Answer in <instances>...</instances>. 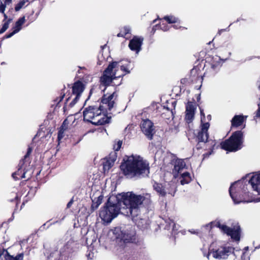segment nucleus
I'll return each mask as SVG.
<instances>
[{"label":"nucleus","mask_w":260,"mask_h":260,"mask_svg":"<svg viewBox=\"0 0 260 260\" xmlns=\"http://www.w3.org/2000/svg\"><path fill=\"white\" fill-rule=\"evenodd\" d=\"M142 199V195L136 194L132 191L122 192L111 197L101 208L100 216L103 221L109 223L118 215L121 209L123 211V214L134 219L140 212Z\"/></svg>","instance_id":"nucleus-1"},{"label":"nucleus","mask_w":260,"mask_h":260,"mask_svg":"<svg viewBox=\"0 0 260 260\" xmlns=\"http://www.w3.org/2000/svg\"><path fill=\"white\" fill-rule=\"evenodd\" d=\"M122 174L127 178H141L150 173L149 164L139 155H125L120 165Z\"/></svg>","instance_id":"nucleus-2"},{"label":"nucleus","mask_w":260,"mask_h":260,"mask_svg":"<svg viewBox=\"0 0 260 260\" xmlns=\"http://www.w3.org/2000/svg\"><path fill=\"white\" fill-rule=\"evenodd\" d=\"M119 63V62L114 61L109 64L100 78V84L94 85L91 86L89 95L85 101L84 106H85L93 93L96 92L100 89H101L102 92H105L107 87L110 86L113 80L120 78V76H118L117 74V70L116 69L118 67Z\"/></svg>","instance_id":"nucleus-3"},{"label":"nucleus","mask_w":260,"mask_h":260,"mask_svg":"<svg viewBox=\"0 0 260 260\" xmlns=\"http://www.w3.org/2000/svg\"><path fill=\"white\" fill-rule=\"evenodd\" d=\"M83 120L94 125H104L111 122V117L103 114L99 106H88L83 111Z\"/></svg>","instance_id":"nucleus-4"},{"label":"nucleus","mask_w":260,"mask_h":260,"mask_svg":"<svg viewBox=\"0 0 260 260\" xmlns=\"http://www.w3.org/2000/svg\"><path fill=\"white\" fill-rule=\"evenodd\" d=\"M243 133L241 131L234 132L229 139L220 143V148L229 152H236L242 148Z\"/></svg>","instance_id":"nucleus-5"},{"label":"nucleus","mask_w":260,"mask_h":260,"mask_svg":"<svg viewBox=\"0 0 260 260\" xmlns=\"http://www.w3.org/2000/svg\"><path fill=\"white\" fill-rule=\"evenodd\" d=\"M197 143L196 148L197 150L204 149L208 151L203 154V160L206 158H208L210 155L214 153V151L220 148V144H218L215 140L209 139V136L203 138V140H199L198 138H194Z\"/></svg>","instance_id":"nucleus-6"},{"label":"nucleus","mask_w":260,"mask_h":260,"mask_svg":"<svg viewBox=\"0 0 260 260\" xmlns=\"http://www.w3.org/2000/svg\"><path fill=\"white\" fill-rule=\"evenodd\" d=\"M86 85L83 83L81 80H78L75 81L71 87L72 94L70 96L67 98L66 100L64 106L63 107V111L65 112L67 110V104L71 99L72 95H75L72 101L69 104V108H72L78 102L81 95L85 89Z\"/></svg>","instance_id":"nucleus-7"},{"label":"nucleus","mask_w":260,"mask_h":260,"mask_svg":"<svg viewBox=\"0 0 260 260\" xmlns=\"http://www.w3.org/2000/svg\"><path fill=\"white\" fill-rule=\"evenodd\" d=\"M120 239L125 245L132 244L140 249L144 245L143 240L137 235L136 231L133 229L121 232Z\"/></svg>","instance_id":"nucleus-8"},{"label":"nucleus","mask_w":260,"mask_h":260,"mask_svg":"<svg viewBox=\"0 0 260 260\" xmlns=\"http://www.w3.org/2000/svg\"><path fill=\"white\" fill-rule=\"evenodd\" d=\"M117 97V94L115 91L112 93H105L104 92L100 101L99 106L103 111V114L108 115V111H111L115 104V100Z\"/></svg>","instance_id":"nucleus-9"},{"label":"nucleus","mask_w":260,"mask_h":260,"mask_svg":"<svg viewBox=\"0 0 260 260\" xmlns=\"http://www.w3.org/2000/svg\"><path fill=\"white\" fill-rule=\"evenodd\" d=\"M206 63L205 67H209L206 69L204 74L205 77L214 76L221 67L220 58L217 55L207 57Z\"/></svg>","instance_id":"nucleus-10"},{"label":"nucleus","mask_w":260,"mask_h":260,"mask_svg":"<svg viewBox=\"0 0 260 260\" xmlns=\"http://www.w3.org/2000/svg\"><path fill=\"white\" fill-rule=\"evenodd\" d=\"M140 127L141 131L147 138L150 140H152L153 135L155 134L153 122L148 119L143 120Z\"/></svg>","instance_id":"nucleus-11"},{"label":"nucleus","mask_w":260,"mask_h":260,"mask_svg":"<svg viewBox=\"0 0 260 260\" xmlns=\"http://www.w3.org/2000/svg\"><path fill=\"white\" fill-rule=\"evenodd\" d=\"M197 109V105L195 100L192 99V101H188L185 106V120L187 123L192 122L194 118L195 112Z\"/></svg>","instance_id":"nucleus-12"},{"label":"nucleus","mask_w":260,"mask_h":260,"mask_svg":"<svg viewBox=\"0 0 260 260\" xmlns=\"http://www.w3.org/2000/svg\"><path fill=\"white\" fill-rule=\"evenodd\" d=\"M235 248L232 247H220L217 249H212L211 252L216 258H225L231 253H234Z\"/></svg>","instance_id":"nucleus-13"},{"label":"nucleus","mask_w":260,"mask_h":260,"mask_svg":"<svg viewBox=\"0 0 260 260\" xmlns=\"http://www.w3.org/2000/svg\"><path fill=\"white\" fill-rule=\"evenodd\" d=\"M117 153L116 152H111L108 156L103 159L102 162L103 170L104 172H108L109 170L114 166L115 161L117 159Z\"/></svg>","instance_id":"nucleus-14"},{"label":"nucleus","mask_w":260,"mask_h":260,"mask_svg":"<svg viewBox=\"0 0 260 260\" xmlns=\"http://www.w3.org/2000/svg\"><path fill=\"white\" fill-rule=\"evenodd\" d=\"M203 76L201 73V71L198 67H194L192 69L190 70V74L189 75L191 81L193 83H200V85L199 86L198 89H199L201 85L203 80Z\"/></svg>","instance_id":"nucleus-15"},{"label":"nucleus","mask_w":260,"mask_h":260,"mask_svg":"<svg viewBox=\"0 0 260 260\" xmlns=\"http://www.w3.org/2000/svg\"><path fill=\"white\" fill-rule=\"evenodd\" d=\"M228 230H226L224 234L230 236L235 241L238 242L240 240L241 229L240 225L237 223L233 228L228 226Z\"/></svg>","instance_id":"nucleus-16"},{"label":"nucleus","mask_w":260,"mask_h":260,"mask_svg":"<svg viewBox=\"0 0 260 260\" xmlns=\"http://www.w3.org/2000/svg\"><path fill=\"white\" fill-rule=\"evenodd\" d=\"M143 41L144 38L143 37L135 36L129 41L128 47L132 51L138 53L141 50Z\"/></svg>","instance_id":"nucleus-17"},{"label":"nucleus","mask_w":260,"mask_h":260,"mask_svg":"<svg viewBox=\"0 0 260 260\" xmlns=\"http://www.w3.org/2000/svg\"><path fill=\"white\" fill-rule=\"evenodd\" d=\"M24 161L23 160H20L17 166V170L13 173L12 176L13 179L15 180H19L22 178H25V173L26 172L25 168L24 167Z\"/></svg>","instance_id":"nucleus-18"},{"label":"nucleus","mask_w":260,"mask_h":260,"mask_svg":"<svg viewBox=\"0 0 260 260\" xmlns=\"http://www.w3.org/2000/svg\"><path fill=\"white\" fill-rule=\"evenodd\" d=\"M75 244L73 240L70 239L60 249V252L62 255H68L74 251V246Z\"/></svg>","instance_id":"nucleus-19"},{"label":"nucleus","mask_w":260,"mask_h":260,"mask_svg":"<svg viewBox=\"0 0 260 260\" xmlns=\"http://www.w3.org/2000/svg\"><path fill=\"white\" fill-rule=\"evenodd\" d=\"M210 124L208 122L202 123L201 129L199 130L197 134H194V138H198L199 140H203V138L209 136V133L208 132Z\"/></svg>","instance_id":"nucleus-20"},{"label":"nucleus","mask_w":260,"mask_h":260,"mask_svg":"<svg viewBox=\"0 0 260 260\" xmlns=\"http://www.w3.org/2000/svg\"><path fill=\"white\" fill-rule=\"evenodd\" d=\"M118 62H119L118 66L120 67V70L123 72V74L119 75H118V76H120V78H122L126 74L131 73L130 69H132V68H131L130 61L122 59L120 61H118Z\"/></svg>","instance_id":"nucleus-21"},{"label":"nucleus","mask_w":260,"mask_h":260,"mask_svg":"<svg viewBox=\"0 0 260 260\" xmlns=\"http://www.w3.org/2000/svg\"><path fill=\"white\" fill-rule=\"evenodd\" d=\"M23 253H19L14 257L11 255L6 250H3L0 253V260H23Z\"/></svg>","instance_id":"nucleus-22"},{"label":"nucleus","mask_w":260,"mask_h":260,"mask_svg":"<svg viewBox=\"0 0 260 260\" xmlns=\"http://www.w3.org/2000/svg\"><path fill=\"white\" fill-rule=\"evenodd\" d=\"M249 183L251 185L253 189L260 194V173L252 176L249 180Z\"/></svg>","instance_id":"nucleus-23"},{"label":"nucleus","mask_w":260,"mask_h":260,"mask_svg":"<svg viewBox=\"0 0 260 260\" xmlns=\"http://www.w3.org/2000/svg\"><path fill=\"white\" fill-rule=\"evenodd\" d=\"M238 183H239V181L234 182L229 188L230 195L233 201L236 203H239L241 202L238 198V192L236 190V187H235V185L238 184Z\"/></svg>","instance_id":"nucleus-24"},{"label":"nucleus","mask_w":260,"mask_h":260,"mask_svg":"<svg viewBox=\"0 0 260 260\" xmlns=\"http://www.w3.org/2000/svg\"><path fill=\"white\" fill-rule=\"evenodd\" d=\"M157 19H159L160 20H164L169 24L180 23V20L178 18H177L172 15H168L164 16L162 18H159L158 16L157 19H155L152 21V24L155 23Z\"/></svg>","instance_id":"nucleus-25"},{"label":"nucleus","mask_w":260,"mask_h":260,"mask_svg":"<svg viewBox=\"0 0 260 260\" xmlns=\"http://www.w3.org/2000/svg\"><path fill=\"white\" fill-rule=\"evenodd\" d=\"M244 121V117L243 115H235L231 120L232 127H237L241 126Z\"/></svg>","instance_id":"nucleus-26"},{"label":"nucleus","mask_w":260,"mask_h":260,"mask_svg":"<svg viewBox=\"0 0 260 260\" xmlns=\"http://www.w3.org/2000/svg\"><path fill=\"white\" fill-rule=\"evenodd\" d=\"M131 29L129 26H124L120 29V32L117 35V37H122L128 39L130 38Z\"/></svg>","instance_id":"nucleus-27"},{"label":"nucleus","mask_w":260,"mask_h":260,"mask_svg":"<svg viewBox=\"0 0 260 260\" xmlns=\"http://www.w3.org/2000/svg\"><path fill=\"white\" fill-rule=\"evenodd\" d=\"M154 189L161 197H165L166 192L165 186L161 183L155 182L153 185Z\"/></svg>","instance_id":"nucleus-28"},{"label":"nucleus","mask_w":260,"mask_h":260,"mask_svg":"<svg viewBox=\"0 0 260 260\" xmlns=\"http://www.w3.org/2000/svg\"><path fill=\"white\" fill-rule=\"evenodd\" d=\"M21 25H20L16 22L15 26L13 28L14 30L11 32L6 34L3 37L2 40L12 37L13 35H14L15 34L17 33L18 31L20 30V29H21Z\"/></svg>","instance_id":"nucleus-29"},{"label":"nucleus","mask_w":260,"mask_h":260,"mask_svg":"<svg viewBox=\"0 0 260 260\" xmlns=\"http://www.w3.org/2000/svg\"><path fill=\"white\" fill-rule=\"evenodd\" d=\"M170 103L169 101H167L166 103V105L164 106V110L165 111H167L168 110H172L174 113H176V106L177 105L176 101H173L171 102L170 105H169Z\"/></svg>","instance_id":"nucleus-30"},{"label":"nucleus","mask_w":260,"mask_h":260,"mask_svg":"<svg viewBox=\"0 0 260 260\" xmlns=\"http://www.w3.org/2000/svg\"><path fill=\"white\" fill-rule=\"evenodd\" d=\"M103 199V196L102 195H101L98 198H95L94 200H92V203L91 206L92 210L94 211L98 209L99 206L102 203Z\"/></svg>","instance_id":"nucleus-31"},{"label":"nucleus","mask_w":260,"mask_h":260,"mask_svg":"<svg viewBox=\"0 0 260 260\" xmlns=\"http://www.w3.org/2000/svg\"><path fill=\"white\" fill-rule=\"evenodd\" d=\"M142 205L146 208L147 210H152V204L150 197L147 198L142 196Z\"/></svg>","instance_id":"nucleus-32"},{"label":"nucleus","mask_w":260,"mask_h":260,"mask_svg":"<svg viewBox=\"0 0 260 260\" xmlns=\"http://www.w3.org/2000/svg\"><path fill=\"white\" fill-rule=\"evenodd\" d=\"M182 179L180 181L181 184L184 185L188 184L191 181V178L189 173L186 172L181 175Z\"/></svg>","instance_id":"nucleus-33"},{"label":"nucleus","mask_w":260,"mask_h":260,"mask_svg":"<svg viewBox=\"0 0 260 260\" xmlns=\"http://www.w3.org/2000/svg\"><path fill=\"white\" fill-rule=\"evenodd\" d=\"M211 228L213 227H217L224 234L225 233L226 230H228V226L225 224H222L220 222V221H214V222H211Z\"/></svg>","instance_id":"nucleus-34"},{"label":"nucleus","mask_w":260,"mask_h":260,"mask_svg":"<svg viewBox=\"0 0 260 260\" xmlns=\"http://www.w3.org/2000/svg\"><path fill=\"white\" fill-rule=\"evenodd\" d=\"M176 113H174L172 110H168L167 111L163 112L161 116L162 118L166 120L173 119L175 117V114Z\"/></svg>","instance_id":"nucleus-35"},{"label":"nucleus","mask_w":260,"mask_h":260,"mask_svg":"<svg viewBox=\"0 0 260 260\" xmlns=\"http://www.w3.org/2000/svg\"><path fill=\"white\" fill-rule=\"evenodd\" d=\"M185 166V165L184 162L181 159H179L176 160L175 162L174 165V170L178 173H179V172L184 168Z\"/></svg>","instance_id":"nucleus-36"},{"label":"nucleus","mask_w":260,"mask_h":260,"mask_svg":"<svg viewBox=\"0 0 260 260\" xmlns=\"http://www.w3.org/2000/svg\"><path fill=\"white\" fill-rule=\"evenodd\" d=\"M66 122V120H64L61 125V126L60 127L59 129L58 132V136H57V140L58 141H60L64 137V131L66 129V127L64 125V123Z\"/></svg>","instance_id":"nucleus-37"},{"label":"nucleus","mask_w":260,"mask_h":260,"mask_svg":"<svg viewBox=\"0 0 260 260\" xmlns=\"http://www.w3.org/2000/svg\"><path fill=\"white\" fill-rule=\"evenodd\" d=\"M20 200V198L18 196L17 194L15 196L14 199L10 200V202L13 204L12 205V207L14 208V210L15 211L18 209V205Z\"/></svg>","instance_id":"nucleus-38"},{"label":"nucleus","mask_w":260,"mask_h":260,"mask_svg":"<svg viewBox=\"0 0 260 260\" xmlns=\"http://www.w3.org/2000/svg\"><path fill=\"white\" fill-rule=\"evenodd\" d=\"M11 21L12 19L9 18L6 21L3 22L4 24H3L2 27L0 29V34H2L6 31V30L8 28L9 24L11 23Z\"/></svg>","instance_id":"nucleus-39"},{"label":"nucleus","mask_w":260,"mask_h":260,"mask_svg":"<svg viewBox=\"0 0 260 260\" xmlns=\"http://www.w3.org/2000/svg\"><path fill=\"white\" fill-rule=\"evenodd\" d=\"M65 88H66V87L64 85L63 88L61 90V95L59 97L56 98L54 100V103H56V106H58V105L59 104V103L60 102H61L62 101V100L63 99V98L65 96V93H64Z\"/></svg>","instance_id":"nucleus-40"},{"label":"nucleus","mask_w":260,"mask_h":260,"mask_svg":"<svg viewBox=\"0 0 260 260\" xmlns=\"http://www.w3.org/2000/svg\"><path fill=\"white\" fill-rule=\"evenodd\" d=\"M160 21L161 22L159 23L160 29L164 31H168L170 29V27L166 24V23L164 22V20Z\"/></svg>","instance_id":"nucleus-41"},{"label":"nucleus","mask_w":260,"mask_h":260,"mask_svg":"<svg viewBox=\"0 0 260 260\" xmlns=\"http://www.w3.org/2000/svg\"><path fill=\"white\" fill-rule=\"evenodd\" d=\"M28 2V0H21L15 7V10L16 11H19L25 4Z\"/></svg>","instance_id":"nucleus-42"},{"label":"nucleus","mask_w":260,"mask_h":260,"mask_svg":"<svg viewBox=\"0 0 260 260\" xmlns=\"http://www.w3.org/2000/svg\"><path fill=\"white\" fill-rule=\"evenodd\" d=\"M181 84L184 85L185 86L187 85H190L191 84H193L192 81L190 80V78L188 76V77H186L184 78H182L180 80Z\"/></svg>","instance_id":"nucleus-43"},{"label":"nucleus","mask_w":260,"mask_h":260,"mask_svg":"<svg viewBox=\"0 0 260 260\" xmlns=\"http://www.w3.org/2000/svg\"><path fill=\"white\" fill-rule=\"evenodd\" d=\"M122 144V142L120 140H119L116 144L114 145V146H113V149L114 150V152L119 151L121 147Z\"/></svg>","instance_id":"nucleus-44"},{"label":"nucleus","mask_w":260,"mask_h":260,"mask_svg":"<svg viewBox=\"0 0 260 260\" xmlns=\"http://www.w3.org/2000/svg\"><path fill=\"white\" fill-rule=\"evenodd\" d=\"M250 257L248 252L244 251L241 256V260H249Z\"/></svg>","instance_id":"nucleus-45"},{"label":"nucleus","mask_w":260,"mask_h":260,"mask_svg":"<svg viewBox=\"0 0 260 260\" xmlns=\"http://www.w3.org/2000/svg\"><path fill=\"white\" fill-rule=\"evenodd\" d=\"M32 151V148L31 147H28L27 150V152L25 155L23 156V158L21 160H23V161H25L26 159L30 155L31 152Z\"/></svg>","instance_id":"nucleus-46"},{"label":"nucleus","mask_w":260,"mask_h":260,"mask_svg":"<svg viewBox=\"0 0 260 260\" xmlns=\"http://www.w3.org/2000/svg\"><path fill=\"white\" fill-rule=\"evenodd\" d=\"M180 24V23H175L172 26L175 29H187L186 27L181 26Z\"/></svg>","instance_id":"nucleus-47"},{"label":"nucleus","mask_w":260,"mask_h":260,"mask_svg":"<svg viewBox=\"0 0 260 260\" xmlns=\"http://www.w3.org/2000/svg\"><path fill=\"white\" fill-rule=\"evenodd\" d=\"M25 17L23 16L22 17H20V18H19V19L16 21V22L22 26L25 22Z\"/></svg>","instance_id":"nucleus-48"},{"label":"nucleus","mask_w":260,"mask_h":260,"mask_svg":"<svg viewBox=\"0 0 260 260\" xmlns=\"http://www.w3.org/2000/svg\"><path fill=\"white\" fill-rule=\"evenodd\" d=\"M160 29L159 24H157L153 26V27L152 28L151 33L153 35L155 33V31L157 29Z\"/></svg>","instance_id":"nucleus-49"},{"label":"nucleus","mask_w":260,"mask_h":260,"mask_svg":"<svg viewBox=\"0 0 260 260\" xmlns=\"http://www.w3.org/2000/svg\"><path fill=\"white\" fill-rule=\"evenodd\" d=\"M5 8H6V4H3L2 2H1V3L0 4V13L4 14Z\"/></svg>","instance_id":"nucleus-50"},{"label":"nucleus","mask_w":260,"mask_h":260,"mask_svg":"<svg viewBox=\"0 0 260 260\" xmlns=\"http://www.w3.org/2000/svg\"><path fill=\"white\" fill-rule=\"evenodd\" d=\"M73 200L72 199L67 204V208H70L71 207V206L73 204Z\"/></svg>","instance_id":"nucleus-51"},{"label":"nucleus","mask_w":260,"mask_h":260,"mask_svg":"<svg viewBox=\"0 0 260 260\" xmlns=\"http://www.w3.org/2000/svg\"><path fill=\"white\" fill-rule=\"evenodd\" d=\"M256 116L257 117H260V106H259L258 109L256 111Z\"/></svg>","instance_id":"nucleus-52"},{"label":"nucleus","mask_w":260,"mask_h":260,"mask_svg":"<svg viewBox=\"0 0 260 260\" xmlns=\"http://www.w3.org/2000/svg\"><path fill=\"white\" fill-rule=\"evenodd\" d=\"M3 15H4V19L3 21V22H5V21H6L8 19V16L5 13H4V14H3Z\"/></svg>","instance_id":"nucleus-53"},{"label":"nucleus","mask_w":260,"mask_h":260,"mask_svg":"<svg viewBox=\"0 0 260 260\" xmlns=\"http://www.w3.org/2000/svg\"><path fill=\"white\" fill-rule=\"evenodd\" d=\"M200 113L201 116L205 117V114L204 113L203 110L200 108Z\"/></svg>","instance_id":"nucleus-54"},{"label":"nucleus","mask_w":260,"mask_h":260,"mask_svg":"<svg viewBox=\"0 0 260 260\" xmlns=\"http://www.w3.org/2000/svg\"><path fill=\"white\" fill-rule=\"evenodd\" d=\"M12 2V0H5V4H10Z\"/></svg>","instance_id":"nucleus-55"},{"label":"nucleus","mask_w":260,"mask_h":260,"mask_svg":"<svg viewBox=\"0 0 260 260\" xmlns=\"http://www.w3.org/2000/svg\"><path fill=\"white\" fill-rule=\"evenodd\" d=\"M224 30H225V29H221V30H219L218 31V34L219 35H220V34H221V33H222V31H224Z\"/></svg>","instance_id":"nucleus-56"},{"label":"nucleus","mask_w":260,"mask_h":260,"mask_svg":"<svg viewBox=\"0 0 260 260\" xmlns=\"http://www.w3.org/2000/svg\"><path fill=\"white\" fill-rule=\"evenodd\" d=\"M200 98H200V94H198V96H197V98L198 102L199 101V100H200Z\"/></svg>","instance_id":"nucleus-57"},{"label":"nucleus","mask_w":260,"mask_h":260,"mask_svg":"<svg viewBox=\"0 0 260 260\" xmlns=\"http://www.w3.org/2000/svg\"><path fill=\"white\" fill-rule=\"evenodd\" d=\"M122 79H121L120 82L116 84V86H119L122 83Z\"/></svg>","instance_id":"nucleus-58"},{"label":"nucleus","mask_w":260,"mask_h":260,"mask_svg":"<svg viewBox=\"0 0 260 260\" xmlns=\"http://www.w3.org/2000/svg\"><path fill=\"white\" fill-rule=\"evenodd\" d=\"M255 249H259L260 248V244L255 246Z\"/></svg>","instance_id":"nucleus-59"},{"label":"nucleus","mask_w":260,"mask_h":260,"mask_svg":"<svg viewBox=\"0 0 260 260\" xmlns=\"http://www.w3.org/2000/svg\"><path fill=\"white\" fill-rule=\"evenodd\" d=\"M25 204V203L24 202H23V203L22 204L21 206V209L22 208V206H24Z\"/></svg>","instance_id":"nucleus-60"},{"label":"nucleus","mask_w":260,"mask_h":260,"mask_svg":"<svg viewBox=\"0 0 260 260\" xmlns=\"http://www.w3.org/2000/svg\"><path fill=\"white\" fill-rule=\"evenodd\" d=\"M80 69H85V67H79Z\"/></svg>","instance_id":"nucleus-61"},{"label":"nucleus","mask_w":260,"mask_h":260,"mask_svg":"<svg viewBox=\"0 0 260 260\" xmlns=\"http://www.w3.org/2000/svg\"><path fill=\"white\" fill-rule=\"evenodd\" d=\"M103 129L106 132V128H103Z\"/></svg>","instance_id":"nucleus-62"},{"label":"nucleus","mask_w":260,"mask_h":260,"mask_svg":"<svg viewBox=\"0 0 260 260\" xmlns=\"http://www.w3.org/2000/svg\"><path fill=\"white\" fill-rule=\"evenodd\" d=\"M68 87H70V84H68Z\"/></svg>","instance_id":"nucleus-63"}]
</instances>
